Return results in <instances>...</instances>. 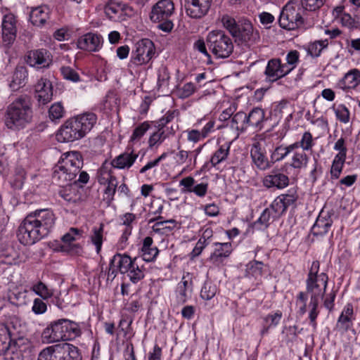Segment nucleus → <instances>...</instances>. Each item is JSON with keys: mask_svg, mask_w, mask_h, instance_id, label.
<instances>
[{"mask_svg": "<svg viewBox=\"0 0 360 360\" xmlns=\"http://www.w3.org/2000/svg\"><path fill=\"white\" fill-rule=\"evenodd\" d=\"M52 210H37L30 212L18 227L17 236L21 244L31 245L46 237L55 224Z\"/></svg>", "mask_w": 360, "mask_h": 360, "instance_id": "1", "label": "nucleus"}, {"mask_svg": "<svg viewBox=\"0 0 360 360\" xmlns=\"http://www.w3.org/2000/svg\"><path fill=\"white\" fill-rule=\"evenodd\" d=\"M297 199L298 195L295 189L288 190L286 193L277 196L250 226L257 231L266 230L271 223L285 213L290 206L295 205Z\"/></svg>", "mask_w": 360, "mask_h": 360, "instance_id": "2", "label": "nucleus"}, {"mask_svg": "<svg viewBox=\"0 0 360 360\" xmlns=\"http://www.w3.org/2000/svg\"><path fill=\"white\" fill-rule=\"evenodd\" d=\"M96 121L97 116L93 112H85L68 119L58 130V139L63 142L79 140L92 129Z\"/></svg>", "mask_w": 360, "mask_h": 360, "instance_id": "3", "label": "nucleus"}, {"mask_svg": "<svg viewBox=\"0 0 360 360\" xmlns=\"http://www.w3.org/2000/svg\"><path fill=\"white\" fill-rule=\"evenodd\" d=\"M32 115L30 97L21 95L8 105L5 114V124L11 129H23L31 122Z\"/></svg>", "mask_w": 360, "mask_h": 360, "instance_id": "4", "label": "nucleus"}, {"mask_svg": "<svg viewBox=\"0 0 360 360\" xmlns=\"http://www.w3.org/2000/svg\"><path fill=\"white\" fill-rule=\"evenodd\" d=\"M82 166L83 160L79 152L70 151L65 153L53 168L52 179L59 186L71 184Z\"/></svg>", "mask_w": 360, "mask_h": 360, "instance_id": "5", "label": "nucleus"}, {"mask_svg": "<svg viewBox=\"0 0 360 360\" xmlns=\"http://www.w3.org/2000/svg\"><path fill=\"white\" fill-rule=\"evenodd\" d=\"M206 42L210 51L216 58H227L233 52V40L223 30H216L210 32L207 34Z\"/></svg>", "mask_w": 360, "mask_h": 360, "instance_id": "6", "label": "nucleus"}, {"mask_svg": "<svg viewBox=\"0 0 360 360\" xmlns=\"http://www.w3.org/2000/svg\"><path fill=\"white\" fill-rule=\"evenodd\" d=\"M174 13V5L172 0H160L151 9L150 19L159 22L158 28L163 32H169L174 24L171 19Z\"/></svg>", "mask_w": 360, "mask_h": 360, "instance_id": "7", "label": "nucleus"}, {"mask_svg": "<svg viewBox=\"0 0 360 360\" xmlns=\"http://www.w3.org/2000/svg\"><path fill=\"white\" fill-rule=\"evenodd\" d=\"M304 9L295 1H289L281 10L278 18L281 27L287 30H295L304 25L302 11Z\"/></svg>", "mask_w": 360, "mask_h": 360, "instance_id": "8", "label": "nucleus"}, {"mask_svg": "<svg viewBox=\"0 0 360 360\" xmlns=\"http://www.w3.org/2000/svg\"><path fill=\"white\" fill-rule=\"evenodd\" d=\"M155 53V46L150 39H143L139 41L131 51L129 67H137L148 63Z\"/></svg>", "mask_w": 360, "mask_h": 360, "instance_id": "9", "label": "nucleus"}, {"mask_svg": "<svg viewBox=\"0 0 360 360\" xmlns=\"http://www.w3.org/2000/svg\"><path fill=\"white\" fill-rule=\"evenodd\" d=\"M20 327L17 321L0 323V355L7 352L13 345L16 344L17 340L22 338Z\"/></svg>", "mask_w": 360, "mask_h": 360, "instance_id": "10", "label": "nucleus"}, {"mask_svg": "<svg viewBox=\"0 0 360 360\" xmlns=\"http://www.w3.org/2000/svg\"><path fill=\"white\" fill-rule=\"evenodd\" d=\"M232 37L236 41L247 46L255 44L260 39L259 32L254 29L252 24L248 20L239 21L236 32Z\"/></svg>", "mask_w": 360, "mask_h": 360, "instance_id": "11", "label": "nucleus"}, {"mask_svg": "<svg viewBox=\"0 0 360 360\" xmlns=\"http://www.w3.org/2000/svg\"><path fill=\"white\" fill-rule=\"evenodd\" d=\"M17 17L14 14L8 13L4 15L1 25L4 46L9 48L13 44L17 36Z\"/></svg>", "mask_w": 360, "mask_h": 360, "instance_id": "12", "label": "nucleus"}, {"mask_svg": "<svg viewBox=\"0 0 360 360\" xmlns=\"http://www.w3.org/2000/svg\"><path fill=\"white\" fill-rule=\"evenodd\" d=\"M309 297L308 304L309 324L315 329L317 327L316 319L320 314L319 304L326 295L327 289L306 288Z\"/></svg>", "mask_w": 360, "mask_h": 360, "instance_id": "13", "label": "nucleus"}, {"mask_svg": "<svg viewBox=\"0 0 360 360\" xmlns=\"http://www.w3.org/2000/svg\"><path fill=\"white\" fill-rule=\"evenodd\" d=\"M356 320V314L352 303H347L342 308L340 316L338 318L335 330L340 334H344L349 330L356 334L354 329V322Z\"/></svg>", "mask_w": 360, "mask_h": 360, "instance_id": "14", "label": "nucleus"}, {"mask_svg": "<svg viewBox=\"0 0 360 360\" xmlns=\"http://www.w3.org/2000/svg\"><path fill=\"white\" fill-rule=\"evenodd\" d=\"M320 262L315 260L312 262L306 279V288L327 289L328 276L326 273H319Z\"/></svg>", "mask_w": 360, "mask_h": 360, "instance_id": "15", "label": "nucleus"}, {"mask_svg": "<svg viewBox=\"0 0 360 360\" xmlns=\"http://www.w3.org/2000/svg\"><path fill=\"white\" fill-rule=\"evenodd\" d=\"M25 61L28 65L37 69L48 68L52 63V56L45 49L31 50L27 52Z\"/></svg>", "mask_w": 360, "mask_h": 360, "instance_id": "16", "label": "nucleus"}, {"mask_svg": "<svg viewBox=\"0 0 360 360\" xmlns=\"http://www.w3.org/2000/svg\"><path fill=\"white\" fill-rule=\"evenodd\" d=\"M136 260L137 258L132 259L125 254L115 255L110 262L108 276H112L114 278L118 272L125 274Z\"/></svg>", "mask_w": 360, "mask_h": 360, "instance_id": "17", "label": "nucleus"}, {"mask_svg": "<svg viewBox=\"0 0 360 360\" xmlns=\"http://www.w3.org/2000/svg\"><path fill=\"white\" fill-rule=\"evenodd\" d=\"M288 74L289 70H287V67L282 63L281 60L278 58L269 60L264 71L266 79L271 82H276Z\"/></svg>", "mask_w": 360, "mask_h": 360, "instance_id": "18", "label": "nucleus"}, {"mask_svg": "<svg viewBox=\"0 0 360 360\" xmlns=\"http://www.w3.org/2000/svg\"><path fill=\"white\" fill-rule=\"evenodd\" d=\"M98 182L101 184L107 185L104 190L105 198L108 202H112L114 200L118 182L117 178L108 171L106 163L103 164L99 169Z\"/></svg>", "mask_w": 360, "mask_h": 360, "instance_id": "19", "label": "nucleus"}, {"mask_svg": "<svg viewBox=\"0 0 360 360\" xmlns=\"http://www.w3.org/2000/svg\"><path fill=\"white\" fill-rule=\"evenodd\" d=\"M213 251L210 253L207 261L215 266L223 265L233 251L232 244L229 242H215L213 243Z\"/></svg>", "mask_w": 360, "mask_h": 360, "instance_id": "20", "label": "nucleus"}, {"mask_svg": "<svg viewBox=\"0 0 360 360\" xmlns=\"http://www.w3.org/2000/svg\"><path fill=\"white\" fill-rule=\"evenodd\" d=\"M333 210L326 212L321 210L311 229V233L313 236L323 237L328 233L333 223Z\"/></svg>", "mask_w": 360, "mask_h": 360, "instance_id": "21", "label": "nucleus"}, {"mask_svg": "<svg viewBox=\"0 0 360 360\" xmlns=\"http://www.w3.org/2000/svg\"><path fill=\"white\" fill-rule=\"evenodd\" d=\"M64 336L63 319L51 321L41 333L44 342L46 343L63 341Z\"/></svg>", "mask_w": 360, "mask_h": 360, "instance_id": "22", "label": "nucleus"}, {"mask_svg": "<svg viewBox=\"0 0 360 360\" xmlns=\"http://www.w3.org/2000/svg\"><path fill=\"white\" fill-rule=\"evenodd\" d=\"M289 177L279 169H273L262 179L263 186L268 188L283 189L289 185Z\"/></svg>", "mask_w": 360, "mask_h": 360, "instance_id": "23", "label": "nucleus"}, {"mask_svg": "<svg viewBox=\"0 0 360 360\" xmlns=\"http://www.w3.org/2000/svg\"><path fill=\"white\" fill-rule=\"evenodd\" d=\"M35 97L39 105H46L53 98V85L47 78L41 77L34 86Z\"/></svg>", "mask_w": 360, "mask_h": 360, "instance_id": "24", "label": "nucleus"}, {"mask_svg": "<svg viewBox=\"0 0 360 360\" xmlns=\"http://www.w3.org/2000/svg\"><path fill=\"white\" fill-rule=\"evenodd\" d=\"M77 44L82 50L96 52L102 47L103 37L100 34L89 32L80 37Z\"/></svg>", "mask_w": 360, "mask_h": 360, "instance_id": "25", "label": "nucleus"}, {"mask_svg": "<svg viewBox=\"0 0 360 360\" xmlns=\"http://www.w3.org/2000/svg\"><path fill=\"white\" fill-rule=\"evenodd\" d=\"M360 84V70L352 68L337 82V87L345 92L356 89Z\"/></svg>", "mask_w": 360, "mask_h": 360, "instance_id": "26", "label": "nucleus"}, {"mask_svg": "<svg viewBox=\"0 0 360 360\" xmlns=\"http://www.w3.org/2000/svg\"><path fill=\"white\" fill-rule=\"evenodd\" d=\"M250 157L254 165L259 170L264 171L271 166L266 156L265 149L262 148L259 143H255L252 145L250 150Z\"/></svg>", "mask_w": 360, "mask_h": 360, "instance_id": "27", "label": "nucleus"}, {"mask_svg": "<svg viewBox=\"0 0 360 360\" xmlns=\"http://www.w3.org/2000/svg\"><path fill=\"white\" fill-rule=\"evenodd\" d=\"M212 0H190L186 5V13L191 18H200L209 11Z\"/></svg>", "mask_w": 360, "mask_h": 360, "instance_id": "28", "label": "nucleus"}, {"mask_svg": "<svg viewBox=\"0 0 360 360\" xmlns=\"http://www.w3.org/2000/svg\"><path fill=\"white\" fill-rule=\"evenodd\" d=\"M138 157L137 153H135L133 150H127L113 158L110 165L118 169H128L134 164Z\"/></svg>", "mask_w": 360, "mask_h": 360, "instance_id": "29", "label": "nucleus"}, {"mask_svg": "<svg viewBox=\"0 0 360 360\" xmlns=\"http://www.w3.org/2000/svg\"><path fill=\"white\" fill-rule=\"evenodd\" d=\"M193 292V283L191 281L186 279L183 276L181 281L177 284L174 291L175 300L177 304H184L191 297Z\"/></svg>", "mask_w": 360, "mask_h": 360, "instance_id": "30", "label": "nucleus"}, {"mask_svg": "<svg viewBox=\"0 0 360 360\" xmlns=\"http://www.w3.org/2000/svg\"><path fill=\"white\" fill-rule=\"evenodd\" d=\"M82 231L77 228H71L68 233L62 237L64 245L61 246V250L68 252H77L80 248L79 244H72L77 240V237L82 236Z\"/></svg>", "mask_w": 360, "mask_h": 360, "instance_id": "31", "label": "nucleus"}, {"mask_svg": "<svg viewBox=\"0 0 360 360\" xmlns=\"http://www.w3.org/2000/svg\"><path fill=\"white\" fill-rule=\"evenodd\" d=\"M49 7L46 5H41L32 9L30 20L34 25L41 27L43 26L49 18Z\"/></svg>", "mask_w": 360, "mask_h": 360, "instance_id": "32", "label": "nucleus"}, {"mask_svg": "<svg viewBox=\"0 0 360 360\" xmlns=\"http://www.w3.org/2000/svg\"><path fill=\"white\" fill-rule=\"evenodd\" d=\"M157 130L153 131L148 139V148H153L155 146H160L166 139L173 135L175 132L173 127L165 129L156 127Z\"/></svg>", "mask_w": 360, "mask_h": 360, "instance_id": "33", "label": "nucleus"}, {"mask_svg": "<svg viewBox=\"0 0 360 360\" xmlns=\"http://www.w3.org/2000/svg\"><path fill=\"white\" fill-rule=\"evenodd\" d=\"M158 248L153 245L152 237L147 236L143 240L141 247V257L143 261L147 262H153L158 255Z\"/></svg>", "mask_w": 360, "mask_h": 360, "instance_id": "34", "label": "nucleus"}, {"mask_svg": "<svg viewBox=\"0 0 360 360\" xmlns=\"http://www.w3.org/2000/svg\"><path fill=\"white\" fill-rule=\"evenodd\" d=\"M104 237V224L101 223L98 226H95L92 228L89 236V240L92 245H94L96 252L98 255L100 254Z\"/></svg>", "mask_w": 360, "mask_h": 360, "instance_id": "35", "label": "nucleus"}, {"mask_svg": "<svg viewBox=\"0 0 360 360\" xmlns=\"http://www.w3.org/2000/svg\"><path fill=\"white\" fill-rule=\"evenodd\" d=\"M248 127H252L259 129L263 127L264 122L268 118H265V112L260 108H254L248 115Z\"/></svg>", "mask_w": 360, "mask_h": 360, "instance_id": "36", "label": "nucleus"}, {"mask_svg": "<svg viewBox=\"0 0 360 360\" xmlns=\"http://www.w3.org/2000/svg\"><path fill=\"white\" fill-rule=\"evenodd\" d=\"M58 195L68 203H75L79 199L76 186L71 184L60 186Z\"/></svg>", "mask_w": 360, "mask_h": 360, "instance_id": "37", "label": "nucleus"}, {"mask_svg": "<svg viewBox=\"0 0 360 360\" xmlns=\"http://www.w3.org/2000/svg\"><path fill=\"white\" fill-rule=\"evenodd\" d=\"M27 71L25 68H19L15 69L8 86L11 91H15L23 86L27 79Z\"/></svg>", "mask_w": 360, "mask_h": 360, "instance_id": "38", "label": "nucleus"}, {"mask_svg": "<svg viewBox=\"0 0 360 360\" xmlns=\"http://www.w3.org/2000/svg\"><path fill=\"white\" fill-rule=\"evenodd\" d=\"M64 334L63 341L72 340L82 335V330L78 323L63 319Z\"/></svg>", "mask_w": 360, "mask_h": 360, "instance_id": "39", "label": "nucleus"}, {"mask_svg": "<svg viewBox=\"0 0 360 360\" xmlns=\"http://www.w3.org/2000/svg\"><path fill=\"white\" fill-rule=\"evenodd\" d=\"M38 360H64V353L58 345L49 346L39 353Z\"/></svg>", "mask_w": 360, "mask_h": 360, "instance_id": "40", "label": "nucleus"}, {"mask_svg": "<svg viewBox=\"0 0 360 360\" xmlns=\"http://www.w3.org/2000/svg\"><path fill=\"white\" fill-rule=\"evenodd\" d=\"M290 108V103L286 100H282L280 102L272 104L270 110V117L274 119L278 124L282 119L283 115L288 112Z\"/></svg>", "mask_w": 360, "mask_h": 360, "instance_id": "41", "label": "nucleus"}, {"mask_svg": "<svg viewBox=\"0 0 360 360\" xmlns=\"http://www.w3.org/2000/svg\"><path fill=\"white\" fill-rule=\"evenodd\" d=\"M158 90L161 92L169 91L170 74L166 66L162 65L158 70Z\"/></svg>", "mask_w": 360, "mask_h": 360, "instance_id": "42", "label": "nucleus"}, {"mask_svg": "<svg viewBox=\"0 0 360 360\" xmlns=\"http://www.w3.org/2000/svg\"><path fill=\"white\" fill-rule=\"evenodd\" d=\"M230 127L236 131L244 132L248 128V115L243 111L234 114L230 122Z\"/></svg>", "mask_w": 360, "mask_h": 360, "instance_id": "43", "label": "nucleus"}, {"mask_svg": "<svg viewBox=\"0 0 360 360\" xmlns=\"http://www.w3.org/2000/svg\"><path fill=\"white\" fill-rule=\"evenodd\" d=\"M107 17L114 21L120 20L123 13V8L120 4L116 3L114 0H110L104 8Z\"/></svg>", "mask_w": 360, "mask_h": 360, "instance_id": "44", "label": "nucleus"}, {"mask_svg": "<svg viewBox=\"0 0 360 360\" xmlns=\"http://www.w3.org/2000/svg\"><path fill=\"white\" fill-rule=\"evenodd\" d=\"M292 146L295 150L301 148L303 151H310L315 146V141L311 133L306 131L302 134L300 140L292 143Z\"/></svg>", "mask_w": 360, "mask_h": 360, "instance_id": "45", "label": "nucleus"}, {"mask_svg": "<svg viewBox=\"0 0 360 360\" xmlns=\"http://www.w3.org/2000/svg\"><path fill=\"white\" fill-rule=\"evenodd\" d=\"M230 143H224L212 154L210 158V164L212 167H216L217 165L224 161L229 153Z\"/></svg>", "mask_w": 360, "mask_h": 360, "instance_id": "46", "label": "nucleus"}, {"mask_svg": "<svg viewBox=\"0 0 360 360\" xmlns=\"http://www.w3.org/2000/svg\"><path fill=\"white\" fill-rule=\"evenodd\" d=\"M294 150L292 143L288 146L280 145L271 152V160L273 163L282 161Z\"/></svg>", "mask_w": 360, "mask_h": 360, "instance_id": "47", "label": "nucleus"}, {"mask_svg": "<svg viewBox=\"0 0 360 360\" xmlns=\"http://www.w3.org/2000/svg\"><path fill=\"white\" fill-rule=\"evenodd\" d=\"M309 160V156L305 151H295L291 158L290 166L296 169H300L307 167Z\"/></svg>", "mask_w": 360, "mask_h": 360, "instance_id": "48", "label": "nucleus"}, {"mask_svg": "<svg viewBox=\"0 0 360 360\" xmlns=\"http://www.w3.org/2000/svg\"><path fill=\"white\" fill-rule=\"evenodd\" d=\"M16 257V253L13 247L8 245L0 246V263L11 265Z\"/></svg>", "mask_w": 360, "mask_h": 360, "instance_id": "49", "label": "nucleus"}, {"mask_svg": "<svg viewBox=\"0 0 360 360\" xmlns=\"http://www.w3.org/2000/svg\"><path fill=\"white\" fill-rule=\"evenodd\" d=\"M264 263L262 262L252 260L246 265V276L260 278L263 274Z\"/></svg>", "mask_w": 360, "mask_h": 360, "instance_id": "50", "label": "nucleus"}, {"mask_svg": "<svg viewBox=\"0 0 360 360\" xmlns=\"http://www.w3.org/2000/svg\"><path fill=\"white\" fill-rule=\"evenodd\" d=\"M328 40H316L311 42L308 46V54L313 58L319 57L323 50L326 49L328 46Z\"/></svg>", "mask_w": 360, "mask_h": 360, "instance_id": "51", "label": "nucleus"}, {"mask_svg": "<svg viewBox=\"0 0 360 360\" xmlns=\"http://www.w3.org/2000/svg\"><path fill=\"white\" fill-rule=\"evenodd\" d=\"M126 274L130 281H131L133 283H137L145 276L144 270L142 266H139L137 260L134 262V264L129 268V271H127Z\"/></svg>", "mask_w": 360, "mask_h": 360, "instance_id": "52", "label": "nucleus"}, {"mask_svg": "<svg viewBox=\"0 0 360 360\" xmlns=\"http://www.w3.org/2000/svg\"><path fill=\"white\" fill-rule=\"evenodd\" d=\"M31 289L43 300H47L53 296V290L41 281L34 284Z\"/></svg>", "mask_w": 360, "mask_h": 360, "instance_id": "53", "label": "nucleus"}, {"mask_svg": "<svg viewBox=\"0 0 360 360\" xmlns=\"http://www.w3.org/2000/svg\"><path fill=\"white\" fill-rule=\"evenodd\" d=\"M65 110L61 102L51 105L49 110V117L53 122H56L65 116Z\"/></svg>", "mask_w": 360, "mask_h": 360, "instance_id": "54", "label": "nucleus"}, {"mask_svg": "<svg viewBox=\"0 0 360 360\" xmlns=\"http://www.w3.org/2000/svg\"><path fill=\"white\" fill-rule=\"evenodd\" d=\"M345 160L346 158H340V157L336 156L334 157L330 171L331 179H339L342 172Z\"/></svg>", "mask_w": 360, "mask_h": 360, "instance_id": "55", "label": "nucleus"}, {"mask_svg": "<svg viewBox=\"0 0 360 360\" xmlns=\"http://www.w3.org/2000/svg\"><path fill=\"white\" fill-rule=\"evenodd\" d=\"M217 292V285L211 281H207L201 288L200 297L202 300H210L216 295Z\"/></svg>", "mask_w": 360, "mask_h": 360, "instance_id": "56", "label": "nucleus"}, {"mask_svg": "<svg viewBox=\"0 0 360 360\" xmlns=\"http://www.w3.org/2000/svg\"><path fill=\"white\" fill-rule=\"evenodd\" d=\"M152 122L149 121H145L139 125H137L130 137L131 141H139L145 134L150 129V124Z\"/></svg>", "mask_w": 360, "mask_h": 360, "instance_id": "57", "label": "nucleus"}, {"mask_svg": "<svg viewBox=\"0 0 360 360\" xmlns=\"http://www.w3.org/2000/svg\"><path fill=\"white\" fill-rule=\"evenodd\" d=\"M142 307L140 297L136 294H133L129 300L124 302V309L131 313L137 312Z\"/></svg>", "mask_w": 360, "mask_h": 360, "instance_id": "58", "label": "nucleus"}, {"mask_svg": "<svg viewBox=\"0 0 360 360\" xmlns=\"http://www.w3.org/2000/svg\"><path fill=\"white\" fill-rule=\"evenodd\" d=\"M335 117L340 122L347 124L350 120L349 110L344 105L340 104L337 108L333 107Z\"/></svg>", "mask_w": 360, "mask_h": 360, "instance_id": "59", "label": "nucleus"}, {"mask_svg": "<svg viewBox=\"0 0 360 360\" xmlns=\"http://www.w3.org/2000/svg\"><path fill=\"white\" fill-rule=\"evenodd\" d=\"M300 53L297 50L290 51L285 57L286 63H283L287 70H289V74L297 67L300 61Z\"/></svg>", "mask_w": 360, "mask_h": 360, "instance_id": "60", "label": "nucleus"}, {"mask_svg": "<svg viewBox=\"0 0 360 360\" xmlns=\"http://www.w3.org/2000/svg\"><path fill=\"white\" fill-rule=\"evenodd\" d=\"M62 350L64 353V360H82L81 354L77 347L68 344Z\"/></svg>", "mask_w": 360, "mask_h": 360, "instance_id": "61", "label": "nucleus"}, {"mask_svg": "<svg viewBox=\"0 0 360 360\" xmlns=\"http://www.w3.org/2000/svg\"><path fill=\"white\" fill-rule=\"evenodd\" d=\"M308 294L306 292L300 291L296 296V306L298 308L297 314L303 316L307 312V302L308 300Z\"/></svg>", "mask_w": 360, "mask_h": 360, "instance_id": "62", "label": "nucleus"}, {"mask_svg": "<svg viewBox=\"0 0 360 360\" xmlns=\"http://www.w3.org/2000/svg\"><path fill=\"white\" fill-rule=\"evenodd\" d=\"M326 2V0H300L302 9L309 11H316L320 9Z\"/></svg>", "mask_w": 360, "mask_h": 360, "instance_id": "63", "label": "nucleus"}, {"mask_svg": "<svg viewBox=\"0 0 360 360\" xmlns=\"http://www.w3.org/2000/svg\"><path fill=\"white\" fill-rule=\"evenodd\" d=\"M221 21L224 27L229 32L231 36L236 32L239 22H237L233 17L229 15H224L221 17Z\"/></svg>", "mask_w": 360, "mask_h": 360, "instance_id": "64", "label": "nucleus"}]
</instances>
